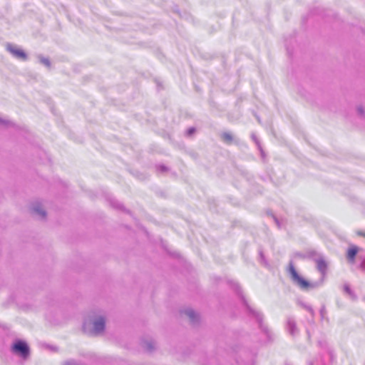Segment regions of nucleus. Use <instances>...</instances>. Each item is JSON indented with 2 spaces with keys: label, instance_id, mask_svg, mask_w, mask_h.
Here are the masks:
<instances>
[{
  "label": "nucleus",
  "instance_id": "31",
  "mask_svg": "<svg viewBox=\"0 0 365 365\" xmlns=\"http://www.w3.org/2000/svg\"><path fill=\"white\" fill-rule=\"evenodd\" d=\"M274 221L276 222V223L279 225L278 220L276 217H274Z\"/></svg>",
  "mask_w": 365,
  "mask_h": 365
},
{
  "label": "nucleus",
  "instance_id": "2",
  "mask_svg": "<svg viewBox=\"0 0 365 365\" xmlns=\"http://www.w3.org/2000/svg\"><path fill=\"white\" fill-rule=\"evenodd\" d=\"M230 287L237 292V294L240 297V299L242 300V302L243 305L246 308V311L247 314L255 319L256 322L258 323L259 328L261 329L262 332L266 336L267 339L268 341H270L272 340L273 334L272 332L269 329L267 326L264 325L263 324V314L262 312L257 311L252 308L247 301L246 300L245 297L242 295L240 287L238 285L237 283L234 282H230Z\"/></svg>",
  "mask_w": 365,
  "mask_h": 365
},
{
  "label": "nucleus",
  "instance_id": "19",
  "mask_svg": "<svg viewBox=\"0 0 365 365\" xmlns=\"http://www.w3.org/2000/svg\"><path fill=\"white\" fill-rule=\"evenodd\" d=\"M259 260L261 264H262L264 266H268V262L265 258V256L264 255V252L260 248L259 249Z\"/></svg>",
  "mask_w": 365,
  "mask_h": 365
},
{
  "label": "nucleus",
  "instance_id": "21",
  "mask_svg": "<svg viewBox=\"0 0 365 365\" xmlns=\"http://www.w3.org/2000/svg\"><path fill=\"white\" fill-rule=\"evenodd\" d=\"M0 125H4L5 127H9V126L14 127L15 126V125L13 122L10 121V120L2 119L1 118H0Z\"/></svg>",
  "mask_w": 365,
  "mask_h": 365
},
{
  "label": "nucleus",
  "instance_id": "18",
  "mask_svg": "<svg viewBox=\"0 0 365 365\" xmlns=\"http://www.w3.org/2000/svg\"><path fill=\"white\" fill-rule=\"evenodd\" d=\"M38 58L39 60V62L44 65L47 68L51 67V61L48 58L43 57L41 55L38 56Z\"/></svg>",
  "mask_w": 365,
  "mask_h": 365
},
{
  "label": "nucleus",
  "instance_id": "3",
  "mask_svg": "<svg viewBox=\"0 0 365 365\" xmlns=\"http://www.w3.org/2000/svg\"><path fill=\"white\" fill-rule=\"evenodd\" d=\"M11 351L26 359L30 355V348L28 344L22 339H15L11 346Z\"/></svg>",
  "mask_w": 365,
  "mask_h": 365
},
{
  "label": "nucleus",
  "instance_id": "9",
  "mask_svg": "<svg viewBox=\"0 0 365 365\" xmlns=\"http://www.w3.org/2000/svg\"><path fill=\"white\" fill-rule=\"evenodd\" d=\"M182 313L189 317L192 324L195 325L199 322V315L192 309H186L182 311Z\"/></svg>",
  "mask_w": 365,
  "mask_h": 365
},
{
  "label": "nucleus",
  "instance_id": "20",
  "mask_svg": "<svg viewBox=\"0 0 365 365\" xmlns=\"http://www.w3.org/2000/svg\"><path fill=\"white\" fill-rule=\"evenodd\" d=\"M319 314H320V317H321V319L322 320H327L328 321V318L327 317V310H326V307H325V305H322L320 310H319Z\"/></svg>",
  "mask_w": 365,
  "mask_h": 365
},
{
  "label": "nucleus",
  "instance_id": "28",
  "mask_svg": "<svg viewBox=\"0 0 365 365\" xmlns=\"http://www.w3.org/2000/svg\"><path fill=\"white\" fill-rule=\"evenodd\" d=\"M87 326H88V325H87V323H86V322H84V323H83V327H82V329H83V331L85 333L88 332V328H87Z\"/></svg>",
  "mask_w": 365,
  "mask_h": 365
},
{
  "label": "nucleus",
  "instance_id": "29",
  "mask_svg": "<svg viewBox=\"0 0 365 365\" xmlns=\"http://www.w3.org/2000/svg\"><path fill=\"white\" fill-rule=\"evenodd\" d=\"M361 267L362 268H365V258L362 260V262L361 263Z\"/></svg>",
  "mask_w": 365,
  "mask_h": 365
},
{
  "label": "nucleus",
  "instance_id": "14",
  "mask_svg": "<svg viewBox=\"0 0 365 365\" xmlns=\"http://www.w3.org/2000/svg\"><path fill=\"white\" fill-rule=\"evenodd\" d=\"M307 258L312 259L314 262L317 258H321L323 255L321 253H319L316 250H309L307 252Z\"/></svg>",
  "mask_w": 365,
  "mask_h": 365
},
{
  "label": "nucleus",
  "instance_id": "23",
  "mask_svg": "<svg viewBox=\"0 0 365 365\" xmlns=\"http://www.w3.org/2000/svg\"><path fill=\"white\" fill-rule=\"evenodd\" d=\"M357 113L360 116H364V108L361 106H359L356 108Z\"/></svg>",
  "mask_w": 365,
  "mask_h": 365
},
{
  "label": "nucleus",
  "instance_id": "10",
  "mask_svg": "<svg viewBox=\"0 0 365 365\" xmlns=\"http://www.w3.org/2000/svg\"><path fill=\"white\" fill-rule=\"evenodd\" d=\"M358 251L359 248L356 246H352L351 247L349 248L346 255L349 262L351 263L354 262Z\"/></svg>",
  "mask_w": 365,
  "mask_h": 365
},
{
  "label": "nucleus",
  "instance_id": "30",
  "mask_svg": "<svg viewBox=\"0 0 365 365\" xmlns=\"http://www.w3.org/2000/svg\"><path fill=\"white\" fill-rule=\"evenodd\" d=\"M357 234H358V235L365 237V232H363L361 231L358 232Z\"/></svg>",
  "mask_w": 365,
  "mask_h": 365
},
{
  "label": "nucleus",
  "instance_id": "26",
  "mask_svg": "<svg viewBox=\"0 0 365 365\" xmlns=\"http://www.w3.org/2000/svg\"><path fill=\"white\" fill-rule=\"evenodd\" d=\"M328 355H329V356L330 358V361L332 362L334 361V355L333 351H331V350H329L328 351Z\"/></svg>",
  "mask_w": 365,
  "mask_h": 365
},
{
  "label": "nucleus",
  "instance_id": "4",
  "mask_svg": "<svg viewBox=\"0 0 365 365\" xmlns=\"http://www.w3.org/2000/svg\"><path fill=\"white\" fill-rule=\"evenodd\" d=\"M6 49L16 58L21 61H26L28 58L26 53L14 44L8 43Z\"/></svg>",
  "mask_w": 365,
  "mask_h": 365
},
{
  "label": "nucleus",
  "instance_id": "17",
  "mask_svg": "<svg viewBox=\"0 0 365 365\" xmlns=\"http://www.w3.org/2000/svg\"><path fill=\"white\" fill-rule=\"evenodd\" d=\"M222 139L225 143L230 144L233 140V137L230 133L225 132L222 134Z\"/></svg>",
  "mask_w": 365,
  "mask_h": 365
},
{
  "label": "nucleus",
  "instance_id": "25",
  "mask_svg": "<svg viewBox=\"0 0 365 365\" xmlns=\"http://www.w3.org/2000/svg\"><path fill=\"white\" fill-rule=\"evenodd\" d=\"M64 365H83L82 364L78 363L77 361L74 360H70L65 363Z\"/></svg>",
  "mask_w": 365,
  "mask_h": 365
},
{
  "label": "nucleus",
  "instance_id": "22",
  "mask_svg": "<svg viewBox=\"0 0 365 365\" xmlns=\"http://www.w3.org/2000/svg\"><path fill=\"white\" fill-rule=\"evenodd\" d=\"M156 169L158 172L165 173L167 172L168 168L164 165H158L156 166Z\"/></svg>",
  "mask_w": 365,
  "mask_h": 365
},
{
  "label": "nucleus",
  "instance_id": "6",
  "mask_svg": "<svg viewBox=\"0 0 365 365\" xmlns=\"http://www.w3.org/2000/svg\"><path fill=\"white\" fill-rule=\"evenodd\" d=\"M106 328V319L103 317H98L93 322V329L91 331L94 334L102 333Z\"/></svg>",
  "mask_w": 365,
  "mask_h": 365
},
{
  "label": "nucleus",
  "instance_id": "32",
  "mask_svg": "<svg viewBox=\"0 0 365 365\" xmlns=\"http://www.w3.org/2000/svg\"><path fill=\"white\" fill-rule=\"evenodd\" d=\"M309 365H314V363L312 361L309 362Z\"/></svg>",
  "mask_w": 365,
  "mask_h": 365
},
{
  "label": "nucleus",
  "instance_id": "8",
  "mask_svg": "<svg viewBox=\"0 0 365 365\" xmlns=\"http://www.w3.org/2000/svg\"><path fill=\"white\" fill-rule=\"evenodd\" d=\"M287 329L292 336H295L298 333L296 322L292 317H288L287 319Z\"/></svg>",
  "mask_w": 365,
  "mask_h": 365
},
{
  "label": "nucleus",
  "instance_id": "5",
  "mask_svg": "<svg viewBox=\"0 0 365 365\" xmlns=\"http://www.w3.org/2000/svg\"><path fill=\"white\" fill-rule=\"evenodd\" d=\"M241 354L244 356L245 359H242L240 361L237 359V363L240 365H254L255 359L257 356V351H251L250 352H247L243 350L241 351Z\"/></svg>",
  "mask_w": 365,
  "mask_h": 365
},
{
  "label": "nucleus",
  "instance_id": "11",
  "mask_svg": "<svg viewBox=\"0 0 365 365\" xmlns=\"http://www.w3.org/2000/svg\"><path fill=\"white\" fill-rule=\"evenodd\" d=\"M108 200L109 201L110 206L113 208L125 211L123 205L118 201L115 198L113 197H108Z\"/></svg>",
  "mask_w": 365,
  "mask_h": 365
},
{
  "label": "nucleus",
  "instance_id": "34",
  "mask_svg": "<svg viewBox=\"0 0 365 365\" xmlns=\"http://www.w3.org/2000/svg\"><path fill=\"white\" fill-rule=\"evenodd\" d=\"M322 365H325L324 362H322Z\"/></svg>",
  "mask_w": 365,
  "mask_h": 365
},
{
  "label": "nucleus",
  "instance_id": "24",
  "mask_svg": "<svg viewBox=\"0 0 365 365\" xmlns=\"http://www.w3.org/2000/svg\"><path fill=\"white\" fill-rule=\"evenodd\" d=\"M195 130H196L194 127H190L187 130V135L190 136L195 133Z\"/></svg>",
  "mask_w": 365,
  "mask_h": 365
},
{
  "label": "nucleus",
  "instance_id": "1",
  "mask_svg": "<svg viewBox=\"0 0 365 365\" xmlns=\"http://www.w3.org/2000/svg\"><path fill=\"white\" fill-rule=\"evenodd\" d=\"M317 264V269L321 274V278L315 282H309L302 277L296 270L293 263L291 262L289 265L288 272L292 282L303 291H310L318 289L324 284V281L327 272L328 264L324 256L317 258L314 262Z\"/></svg>",
  "mask_w": 365,
  "mask_h": 365
},
{
  "label": "nucleus",
  "instance_id": "27",
  "mask_svg": "<svg viewBox=\"0 0 365 365\" xmlns=\"http://www.w3.org/2000/svg\"><path fill=\"white\" fill-rule=\"evenodd\" d=\"M295 256L303 258V259L307 258V253L306 254L296 253Z\"/></svg>",
  "mask_w": 365,
  "mask_h": 365
},
{
  "label": "nucleus",
  "instance_id": "15",
  "mask_svg": "<svg viewBox=\"0 0 365 365\" xmlns=\"http://www.w3.org/2000/svg\"><path fill=\"white\" fill-rule=\"evenodd\" d=\"M298 304H299L302 308H304V309L307 310V311L310 313V314H311V316H312V319L314 318V309H313V308L312 307V306H311V305L307 304H306V303H305V302H298ZM312 322H313V319L312 320Z\"/></svg>",
  "mask_w": 365,
  "mask_h": 365
},
{
  "label": "nucleus",
  "instance_id": "13",
  "mask_svg": "<svg viewBox=\"0 0 365 365\" xmlns=\"http://www.w3.org/2000/svg\"><path fill=\"white\" fill-rule=\"evenodd\" d=\"M344 291L346 292L350 298L355 301L357 299V297L356 294L354 292V291L351 289L350 286L348 284H344Z\"/></svg>",
  "mask_w": 365,
  "mask_h": 365
},
{
  "label": "nucleus",
  "instance_id": "33",
  "mask_svg": "<svg viewBox=\"0 0 365 365\" xmlns=\"http://www.w3.org/2000/svg\"><path fill=\"white\" fill-rule=\"evenodd\" d=\"M285 365H292V364L289 363H286Z\"/></svg>",
  "mask_w": 365,
  "mask_h": 365
},
{
  "label": "nucleus",
  "instance_id": "12",
  "mask_svg": "<svg viewBox=\"0 0 365 365\" xmlns=\"http://www.w3.org/2000/svg\"><path fill=\"white\" fill-rule=\"evenodd\" d=\"M142 346L148 352H151L155 349V342L153 340L142 341Z\"/></svg>",
  "mask_w": 365,
  "mask_h": 365
},
{
  "label": "nucleus",
  "instance_id": "7",
  "mask_svg": "<svg viewBox=\"0 0 365 365\" xmlns=\"http://www.w3.org/2000/svg\"><path fill=\"white\" fill-rule=\"evenodd\" d=\"M31 212L33 215L38 216L40 219L43 220L46 217V212L42 208L40 202H34L31 205Z\"/></svg>",
  "mask_w": 365,
  "mask_h": 365
},
{
  "label": "nucleus",
  "instance_id": "16",
  "mask_svg": "<svg viewBox=\"0 0 365 365\" xmlns=\"http://www.w3.org/2000/svg\"><path fill=\"white\" fill-rule=\"evenodd\" d=\"M251 138L253 140V141L255 142V143L256 144L258 150H259V152L261 153L262 157L263 158L264 155V152L262 150V148L259 140H258V138H257V136L255 135V133L251 134Z\"/></svg>",
  "mask_w": 365,
  "mask_h": 365
}]
</instances>
